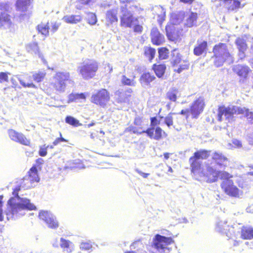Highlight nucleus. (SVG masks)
Returning a JSON list of instances; mask_svg holds the SVG:
<instances>
[{"label": "nucleus", "mask_w": 253, "mask_h": 253, "mask_svg": "<svg viewBox=\"0 0 253 253\" xmlns=\"http://www.w3.org/2000/svg\"><path fill=\"white\" fill-rule=\"evenodd\" d=\"M205 106L204 99L202 97L199 98L194 102L191 108L190 111L193 118H197L203 111Z\"/></svg>", "instance_id": "dca6fc26"}, {"label": "nucleus", "mask_w": 253, "mask_h": 253, "mask_svg": "<svg viewBox=\"0 0 253 253\" xmlns=\"http://www.w3.org/2000/svg\"><path fill=\"white\" fill-rule=\"evenodd\" d=\"M173 114L170 113L165 118V123L168 127L173 125Z\"/></svg>", "instance_id": "864d4df0"}, {"label": "nucleus", "mask_w": 253, "mask_h": 253, "mask_svg": "<svg viewBox=\"0 0 253 253\" xmlns=\"http://www.w3.org/2000/svg\"><path fill=\"white\" fill-rule=\"evenodd\" d=\"M224 2L226 7L231 10L239 8L240 5V2L236 0H224Z\"/></svg>", "instance_id": "72a5a7b5"}, {"label": "nucleus", "mask_w": 253, "mask_h": 253, "mask_svg": "<svg viewBox=\"0 0 253 253\" xmlns=\"http://www.w3.org/2000/svg\"><path fill=\"white\" fill-rule=\"evenodd\" d=\"M45 75V73L43 71H40L37 73L33 74V77L35 81L39 83L42 81Z\"/></svg>", "instance_id": "3c124183"}, {"label": "nucleus", "mask_w": 253, "mask_h": 253, "mask_svg": "<svg viewBox=\"0 0 253 253\" xmlns=\"http://www.w3.org/2000/svg\"><path fill=\"white\" fill-rule=\"evenodd\" d=\"M19 190V187H17L13 192L15 197L11 198L7 202V208L4 214L8 220H15L25 215L26 211L33 210L36 208L30 200L21 198L18 195L17 192Z\"/></svg>", "instance_id": "f257e3e1"}, {"label": "nucleus", "mask_w": 253, "mask_h": 253, "mask_svg": "<svg viewBox=\"0 0 253 253\" xmlns=\"http://www.w3.org/2000/svg\"><path fill=\"white\" fill-rule=\"evenodd\" d=\"M185 20L184 21L185 26L189 28L197 25L198 18L197 13L193 12H188L185 13Z\"/></svg>", "instance_id": "aec40b11"}, {"label": "nucleus", "mask_w": 253, "mask_h": 253, "mask_svg": "<svg viewBox=\"0 0 253 253\" xmlns=\"http://www.w3.org/2000/svg\"><path fill=\"white\" fill-rule=\"evenodd\" d=\"M27 50L28 52H34L35 54H38L39 57L41 58L43 63L46 64V62L44 59L42 55L40 53L39 47L37 43L33 42L29 44L27 46Z\"/></svg>", "instance_id": "c756f323"}, {"label": "nucleus", "mask_w": 253, "mask_h": 253, "mask_svg": "<svg viewBox=\"0 0 253 253\" xmlns=\"http://www.w3.org/2000/svg\"><path fill=\"white\" fill-rule=\"evenodd\" d=\"M221 187L224 192L230 197L239 198L242 195L243 192L234 185L232 180H223L221 184Z\"/></svg>", "instance_id": "9b49d317"}, {"label": "nucleus", "mask_w": 253, "mask_h": 253, "mask_svg": "<svg viewBox=\"0 0 253 253\" xmlns=\"http://www.w3.org/2000/svg\"><path fill=\"white\" fill-rule=\"evenodd\" d=\"M134 124L137 126H140L142 124L141 119L139 117H136L134 119Z\"/></svg>", "instance_id": "e2e57ef3"}, {"label": "nucleus", "mask_w": 253, "mask_h": 253, "mask_svg": "<svg viewBox=\"0 0 253 253\" xmlns=\"http://www.w3.org/2000/svg\"><path fill=\"white\" fill-rule=\"evenodd\" d=\"M233 144L237 146V147H240L241 146V143L240 141L238 140H234L233 141Z\"/></svg>", "instance_id": "338daca9"}, {"label": "nucleus", "mask_w": 253, "mask_h": 253, "mask_svg": "<svg viewBox=\"0 0 253 253\" xmlns=\"http://www.w3.org/2000/svg\"><path fill=\"white\" fill-rule=\"evenodd\" d=\"M178 95L179 91L177 88L175 87H173L170 89L166 94L167 98L169 100L173 102L176 101Z\"/></svg>", "instance_id": "f704fd0d"}, {"label": "nucleus", "mask_w": 253, "mask_h": 253, "mask_svg": "<svg viewBox=\"0 0 253 253\" xmlns=\"http://www.w3.org/2000/svg\"><path fill=\"white\" fill-rule=\"evenodd\" d=\"M40 218L44 221L48 227L56 228L58 227V223L56 217L50 212L47 211H41L39 212Z\"/></svg>", "instance_id": "ddd939ff"}, {"label": "nucleus", "mask_w": 253, "mask_h": 253, "mask_svg": "<svg viewBox=\"0 0 253 253\" xmlns=\"http://www.w3.org/2000/svg\"><path fill=\"white\" fill-rule=\"evenodd\" d=\"M172 240L170 237H166L159 234H157L154 238L152 246L157 249L159 253H166L169 252L167 246L170 244Z\"/></svg>", "instance_id": "9d476101"}, {"label": "nucleus", "mask_w": 253, "mask_h": 253, "mask_svg": "<svg viewBox=\"0 0 253 253\" xmlns=\"http://www.w3.org/2000/svg\"><path fill=\"white\" fill-rule=\"evenodd\" d=\"M121 24L126 27H131L135 22H137V19L134 17V15L139 14L140 12H133L129 8H126V7L121 6Z\"/></svg>", "instance_id": "1a4fd4ad"}, {"label": "nucleus", "mask_w": 253, "mask_h": 253, "mask_svg": "<svg viewBox=\"0 0 253 253\" xmlns=\"http://www.w3.org/2000/svg\"><path fill=\"white\" fill-rule=\"evenodd\" d=\"M144 54L150 61L152 60L155 55L156 50L151 47H145L144 48Z\"/></svg>", "instance_id": "a19ab883"}, {"label": "nucleus", "mask_w": 253, "mask_h": 253, "mask_svg": "<svg viewBox=\"0 0 253 253\" xmlns=\"http://www.w3.org/2000/svg\"><path fill=\"white\" fill-rule=\"evenodd\" d=\"M49 145L44 144L40 147L39 151V155L42 157H44L47 154V149L48 148Z\"/></svg>", "instance_id": "5fc2aeb1"}, {"label": "nucleus", "mask_w": 253, "mask_h": 253, "mask_svg": "<svg viewBox=\"0 0 253 253\" xmlns=\"http://www.w3.org/2000/svg\"><path fill=\"white\" fill-rule=\"evenodd\" d=\"M8 81V76L5 73L1 72L0 73V82L2 83L4 81Z\"/></svg>", "instance_id": "680f3d73"}, {"label": "nucleus", "mask_w": 253, "mask_h": 253, "mask_svg": "<svg viewBox=\"0 0 253 253\" xmlns=\"http://www.w3.org/2000/svg\"><path fill=\"white\" fill-rule=\"evenodd\" d=\"M117 13L118 11L116 9H112L107 11L105 17L107 25L109 26L115 22H117Z\"/></svg>", "instance_id": "4be33fe9"}, {"label": "nucleus", "mask_w": 253, "mask_h": 253, "mask_svg": "<svg viewBox=\"0 0 253 253\" xmlns=\"http://www.w3.org/2000/svg\"><path fill=\"white\" fill-rule=\"evenodd\" d=\"M153 69L158 78L162 77L165 72L166 67L164 64L154 65Z\"/></svg>", "instance_id": "c9c22d12"}, {"label": "nucleus", "mask_w": 253, "mask_h": 253, "mask_svg": "<svg viewBox=\"0 0 253 253\" xmlns=\"http://www.w3.org/2000/svg\"><path fill=\"white\" fill-rule=\"evenodd\" d=\"M18 80L20 82V84L24 87L36 88V85L34 84H33L32 83L26 84L20 78H19Z\"/></svg>", "instance_id": "6e6d98bb"}, {"label": "nucleus", "mask_w": 253, "mask_h": 253, "mask_svg": "<svg viewBox=\"0 0 253 253\" xmlns=\"http://www.w3.org/2000/svg\"><path fill=\"white\" fill-rule=\"evenodd\" d=\"M29 179H30L33 182H38L40 178L38 175L37 169L36 167H33L29 171V174L26 175Z\"/></svg>", "instance_id": "e433bc0d"}, {"label": "nucleus", "mask_w": 253, "mask_h": 253, "mask_svg": "<svg viewBox=\"0 0 253 253\" xmlns=\"http://www.w3.org/2000/svg\"><path fill=\"white\" fill-rule=\"evenodd\" d=\"M227 223L225 220H219L216 223L215 229L217 232L225 234L228 238H230L231 237V232L233 231V228L227 225Z\"/></svg>", "instance_id": "4468645a"}, {"label": "nucleus", "mask_w": 253, "mask_h": 253, "mask_svg": "<svg viewBox=\"0 0 253 253\" xmlns=\"http://www.w3.org/2000/svg\"><path fill=\"white\" fill-rule=\"evenodd\" d=\"M59 25L57 23H54L52 26L51 31L54 33L57 30Z\"/></svg>", "instance_id": "69168bd1"}, {"label": "nucleus", "mask_w": 253, "mask_h": 253, "mask_svg": "<svg viewBox=\"0 0 253 253\" xmlns=\"http://www.w3.org/2000/svg\"><path fill=\"white\" fill-rule=\"evenodd\" d=\"M139 129L134 126H130L125 129V132H132L133 133L137 134H141L143 133H145V132H143V130L139 131Z\"/></svg>", "instance_id": "603ef678"}, {"label": "nucleus", "mask_w": 253, "mask_h": 253, "mask_svg": "<svg viewBox=\"0 0 253 253\" xmlns=\"http://www.w3.org/2000/svg\"><path fill=\"white\" fill-rule=\"evenodd\" d=\"M155 79V77L149 73H144L140 78V82L142 86L146 88L149 86L150 83L154 81Z\"/></svg>", "instance_id": "a878e982"}, {"label": "nucleus", "mask_w": 253, "mask_h": 253, "mask_svg": "<svg viewBox=\"0 0 253 253\" xmlns=\"http://www.w3.org/2000/svg\"><path fill=\"white\" fill-rule=\"evenodd\" d=\"M110 99L109 93L105 89H102L93 93L91 101L94 104L101 107H104Z\"/></svg>", "instance_id": "f8f14e48"}, {"label": "nucleus", "mask_w": 253, "mask_h": 253, "mask_svg": "<svg viewBox=\"0 0 253 253\" xmlns=\"http://www.w3.org/2000/svg\"><path fill=\"white\" fill-rule=\"evenodd\" d=\"M233 70L239 76L246 78L248 76L250 69L247 66L238 64L233 67Z\"/></svg>", "instance_id": "b1692460"}, {"label": "nucleus", "mask_w": 253, "mask_h": 253, "mask_svg": "<svg viewBox=\"0 0 253 253\" xmlns=\"http://www.w3.org/2000/svg\"><path fill=\"white\" fill-rule=\"evenodd\" d=\"M234 114H244L249 121H253V112L249 111L248 109L241 108L236 106L229 105L228 107L220 106L218 109L217 120L221 122L223 116L226 120L230 121Z\"/></svg>", "instance_id": "f03ea898"}, {"label": "nucleus", "mask_w": 253, "mask_h": 253, "mask_svg": "<svg viewBox=\"0 0 253 253\" xmlns=\"http://www.w3.org/2000/svg\"><path fill=\"white\" fill-rule=\"evenodd\" d=\"M236 44L239 51H245L247 49V44L245 41L241 38H238L236 40Z\"/></svg>", "instance_id": "a18cd8bd"}, {"label": "nucleus", "mask_w": 253, "mask_h": 253, "mask_svg": "<svg viewBox=\"0 0 253 253\" xmlns=\"http://www.w3.org/2000/svg\"><path fill=\"white\" fill-rule=\"evenodd\" d=\"M152 42L156 45L161 44L165 40L164 36L161 34L157 28H153L151 32Z\"/></svg>", "instance_id": "412c9836"}, {"label": "nucleus", "mask_w": 253, "mask_h": 253, "mask_svg": "<svg viewBox=\"0 0 253 253\" xmlns=\"http://www.w3.org/2000/svg\"><path fill=\"white\" fill-rule=\"evenodd\" d=\"M135 76L131 78H127L125 75H123L121 78V83L123 84L129 86H135L136 82L134 81Z\"/></svg>", "instance_id": "ea45409f"}, {"label": "nucleus", "mask_w": 253, "mask_h": 253, "mask_svg": "<svg viewBox=\"0 0 253 253\" xmlns=\"http://www.w3.org/2000/svg\"><path fill=\"white\" fill-rule=\"evenodd\" d=\"M134 25V31L135 32L141 33L142 31L143 27L142 26L137 24V22H135V24Z\"/></svg>", "instance_id": "052dcab7"}, {"label": "nucleus", "mask_w": 253, "mask_h": 253, "mask_svg": "<svg viewBox=\"0 0 253 253\" xmlns=\"http://www.w3.org/2000/svg\"><path fill=\"white\" fill-rule=\"evenodd\" d=\"M65 122L75 127L82 125L78 120L72 116L66 117L65 118Z\"/></svg>", "instance_id": "37998d69"}, {"label": "nucleus", "mask_w": 253, "mask_h": 253, "mask_svg": "<svg viewBox=\"0 0 253 253\" xmlns=\"http://www.w3.org/2000/svg\"><path fill=\"white\" fill-rule=\"evenodd\" d=\"M210 151L206 150H200L194 153V156L189 159L191 164V171L194 174L195 178L198 180L201 177V171L204 169L206 171V166L204 168H201V162L200 159H206L210 156Z\"/></svg>", "instance_id": "20e7f679"}, {"label": "nucleus", "mask_w": 253, "mask_h": 253, "mask_svg": "<svg viewBox=\"0 0 253 253\" xmlns=\"http://www.w3.org/2000/svg\"><path fill=\"white\" fill-rule=\"evenodd\" d=\"M86 19L87 23L91 25H95L97 21L96 15L91 12H89L87 14Z\"/></svg>", "instance_id": "09e8293b"}, {"label": "nucleus", "mask_w": 253, "mask_h": 253, "mask_svg": "<svg viewBox=\"0 0 253 253\" xmlns=\"http://www.w3.org/2000/svg\"><path fill=\"white\" fill-rule=\"evenodd\" d=\"M171 55L172 56L171 62L173 66L176 65L180 63L181 60V56L177 49H173L171 52Z\"/></svg>", "instance_id": "58836bf2"}, {"label": "nucleus", "mask_w": 253, "mask_h": 253, "mask_svg": "<svg viewBox=\"0 0 253 253\" xmlns=\"http://www.w3.org/2000/svg\"><path fill=\"white\" fill-rule=\"evenodd\" d=\"M207 47V42L198 41L197 45L194 49V54L197 56L201 55L206 51Z\"/></svg>", "instance_id": "cd10ccee"}, {"label": "nucleus", "mask_w": 253, "mask_h": 253, "mask_svg": "<svg viewBox=\"0 0 253 253\" xmlns=\"http://www.w3.org/2000/svg\"><path fill=\"white\" fill-rule=\"evenodd\" d=\"M158 52L159 58L161 59H166L168 57L169 51L167 48L165 47L161 48L159 49Z\"/></svg>", "instance_id": "8fccbe9b"}, {"label": "nucleus", "mask_w": 253, "mask_h": 253, "mask_svg": "<svg viewBox=\"0 0 253 253\" xmlns=\"http://www.w3.org/2000/svg\"><path fill=\"white\" fill-rule=\"evenodd\" d=\"M59 245L63 250L68 253H71L75 249L74 244L72 242L63 238H60Z\"/></svg>", "instance_id": "5701e85b"}, {"label": "nucleus", "mask_w": 253, "mask_h": 253, "mask_svg": "<svg viewBox=\"0 0 253 253\" xmlns=\"http://www.w3.org/2000/svg\"><path fill=\"white\" fill-rule=\"evenodd\" d=\"M12 25L9 15L5 12H1L0 15V27L9 29Z\"/></svg>", "instance_id": "393cba45"}, {"label": "nucleus", "mask_w": 253, "mask_h": 253, "mask_svg": "<svg viewBox=\"0 0 253 253\" xmlns=\"http://www.w3.org/2000/svg\"><path fill=\"white\" fill-rule=\"evenodd\" d=\"M3 198L2 196H0V221L3 220V211H2V199Z\"/></svg>", "instance_id": "bf43d9fd"}, {"label": "nucleus", "mask_w": 253, "mask_h": 253, "mask_svg": "<svg viewBox=\"0 0 253 253\" xmlns=\"http://www.w3.org/2000/svg\"><path fill=\"white\" fill-rule=\"evenodd\" d=\"M132 92L131 89H129L126 91L123 90H118L115 93L116 101L118 103H127L129 101L130 94Z\"/></svg>", "instance_id": "f3484780"}, {"label": "nucleus", "mask_w": 253, "mask_h": 253, "mask_svg": "<svg viewBox=\"0 0 253 253\" xmlns=\"http://www.w3.org/2000/svg\"><path fill=\"white\" fill-rule=\"evenodd\" d=\"M212 161L206 164V170L207 171L208 166L212 167L216 169H225L229 165L228 159L222 153L215 152L211 155Z\"/></svg>", "instance_id": "6e6552de"}, {"label": "nucleus", "mask_w": 253, "mask_h": 253, "mask_svg": "<svg viewBox=\"0 0 253 253\" xmlns=\"http://www.w3.org/2000/svg\"><path fill=\"white\" fill-rule=\"evenodd\" d=\"M30 0H17L16 6L17 10L21 12L26 11L30 5Z\"/></svg>", "instance_id": "7c9ffc66"}, {"label": "nucleus", "mask_w": 253, "mask_h": 253, "mask_svg": "<svg viewBox=\"0 0 253 253\" xmlns=\"http://www.w3.org/2000/svg\"><path fill=\"white\" fill-rule=\"evenodd\" d=\"M97 0H77L76 7L78 9H81L84 5L91 6Z\"/></svg>", "instance_id": "4c0bfd02"}, {"label": "nucleus", "mask_w": 253, "mask_h": 253, "mask_svg": "<svg viewBox=\"0 0 253 253\" xmlns=\"http://www.w3.org/2000/svg\"><path fill=\"white\" fill-rule=\"evenodd\" d=\"M92 245L90 241L82 242L80 244V249L82 251L90 252L92 250Z\"/></svg>", "instance_id": "c03bdc74"}, {"label": "nucleus", "mask_w": 253, "mask_h": 253, "mask_svg": "<svg viewBox=\"0 0 253 253\" xmlns=\"http://www.w3.org/2000/svg\"><path fill=\"white\" fill-rule=\"evenodd\" d=\"M68 140L62 137L61 133L60 132V137L56 138L53 142V145H58L60 142H67Z\"/></svg>", "instance_id": "4d7b16f0"}, {"label": "nucleus", "mask_w": 253, "mask_h": 253, "mask_svg": "<svg viewBox=\"0 0 253 253\" xmlns=\"http://www.w3.org/2000/svg\"><path fill=\"white\" fill-rule=\"evenodd\" d=\"M241 238L245 240L253 239V228L251 227H243L241 230Z\"/></svg>", "instance_id": "c85d7f7f"}, {"label": "nucleus", "mask_w": 253, "mask_h": 253, "mask_svg": "<svg viewBox=\"0 0 253 253\" xmlns=\"http://www.w3.org/2000/svg\"><path fill=\"white\" fill-rule=\"evenodd\" d=\"M85 95L84 93H71L68 97V103L73 101H80L82 100H85Z\"/></svg>", "instance_id": "473e14b6"}, {"label": "nucleus", "mask_w": 253, "mask_h": 253, "mask_svg": "<svg viewBox=\"0 0 253 253\" xmlns=\"http://www.w3.org/2000/svg\"><path fill=\"white\" fill-rule=\"evenodd\" d=\"M70 75L67 72H59L56 73L53 79V86L59 93L65 92L68 83H70Z\"/></svg>", "instance_id": "0eeeda50"}, {"label": "nucleus", "mask_w": 253, "mask_h": 253, "mask_svg": "<svg viewBox=\"0 0 253 253\" xmlns=\"http://www.w3.org/2000/svg\"><path fill=\"white\" fill-rule=\"evenodd\" d=\"M37 30L40 33L45 36L48 35L49 26L48 25V23H41V24H39L37 26Z\"/></svg>", "instance_id": "79ce46f5"}, {"label": "nucleus", "mask_w": 253, "mask_h": 253, "mask_svg": "<svg viewBox=\"0 0 253 253\" xmlns=\"http://www.w3.org/2000/svg\"><path fill=\"white\" fill-rule=\"evenodd\" d=\"M160 124V121H158L156 117H153L151 118V127L154 128Z\"/></svg>", "instance_id": "13d9d810"}, {"label": "nucleus", "mask_w": 253, "mask_h": 253, "mask_svg": "<svg viewBox=\"0 0 253 253\" xmlns=\"http://www.w3.org/2000/svg\"><path fill=\"white\" fill-rule=\"evenodd\" d=\"M33 183L30 179L25 176L22 179L21 186L26 189L30 188L33 186Z\"/></svg>", "instance_id": "de8ad7c7"}, {"label": "nucleus", "mask_w": 253, "mask_h": 253, "mask_svg": "<svg viewBox=\"0 0 253 253\" xmlns=\"http://www.w3.org/2000/svg\"><path fill=\"white\" fill-rule=\"evenodd\" d=\"M232 176L227 172L224 170H220L211 166H208L207 171H204V169L201 171V177L198 180L206 181L209 183L216 181L218 178L223 179H229Z\"/></svg>", "instance_id": "39448f33"}, {"label": "nucleus", "mask_w": 253, "mask_h": 253, "mask_svg": "<svg viewBox=\"0 0 253 253\" xmlns=\"http://www.w3.org/2000/svg\"><path fill=\"white\" fill-rule=\"evenodd\" d=\"M184 17L185 12L182 11L173 13L171 16L170 22L173 25H179L183 21Z\"/></svg>", "instance_id": "bb28decb"}, {"label": "nucleus", "mask_w": 253, "mask_h": 253, "mask_svg": "<svg viewBox=\"0 0 253 253\" xmlns=\"http://www.w3.org/2000/svg\"><path fill=\"white\" fill-rule=\"evenodd\" d=\"M239 57L240 59H243L245 57V55L244 53L245 51H239Z\"/></svg>", "instance_id": "774afa93"}, {"label": "nucleus", "mask_w": 253, "mask_h": 253, "mask_svg": "<svg viewBox=\"0 0 253 253\" xmlns=\"http://www.w3.org/2000/svg\"><path fill=\"white\" fill-rule=\"evenodd\" d=\"M213 52L214 57V64L217 67L222 66L224 62L231 64L234 62L232 53L224 43L215 45L213 49Z\"/></svg>", "instance_id": "7ed1b4c3"}, {"label": "nucleus", "mask_w": 253, "mask_h": 253, "mask_svg": "<svg viewBox=\"0 0 253 253\" xmlns=\"http://www.w3.org/2000/svg\"><path fill=\"white\" fill-rule=\"evenodd\" d=\"M82 19L80 15H66L63 17V20L67 23L76 24L80 22Z\"/></svg>", "instance_id": "2f4dec72"}, {"label": "nucleus", "mask_w": 253, "mask_h": 253, "mask_svg": "<svg viewBox=\"0 0 253 253\" xmlns=\"http://www.w3.org/2000/svg\"><path fill=\"white\" fill-rule=\"evenodd\" d=\"M135 171L144 178H147V176L149 175V173H144L138 169H136Z\"/></svg>", "instance_id": "0e129e2a"}, {"label": "nucleus", "mask_w": 253, "mask_h": 253, "mask_svg": "<svg viewBox=\"0 0 253 253\" xmlns=\"http://www.w3.org/2000/svg\"><path fill=\"white\" fill-rule=\"evenodd\" d=\"M98 68V64L95 61L86 60L78 67V71L84 79L87 80L94 76Z\"/></svg>", "instance_id": "423d86ee"}, {"label": "nucleus", "mask_w": 253, "mask_h": 253, "mask_svg": "<svg viewBox=\"0 0 253 253\" xmlns=\"http://www.w3.org/2000/svg\"><path fill=\"white\" fill-rule=\"evenodd\" d=\"M156 12L158 11L160 13L158 14V21L159 23H161L165 20L166 11L165 9L161 6H157L155 8Z\"/></svg>", "instance_id": "49530a36"}, {"label": "nucleus", "mask_w": 253, "mask_h": 253, "mask_svg": "<svg viewBox=\"0 0 253 253\" xmlns=\"http://www.w3.org/2000/svg\"><path fill=\"white\" fill-rule=\"evenodd\" d=\"M143 132L147 133L150 138L156 140H160L162 138V133H165L160 127H157L155 129L154 128H149L146 130H143Z\"/></svg>", "instance_id": "6ab92c4d"}, {"label": "nucleus", "mask_w": 253, "mask_h": 253, "mask_svg": "<svg viewBox=\"0 0 253 253\" xmlns=\"http://www.w3.org/2000/svg\"><path fill=\"white\" fill-rule=\"evenodd\" d=\"M121 6L126 7V8H129L133 12H140L142 9L139 4L135 0H120Z\"/></svg>", "instance_id": "a211bd4d"}, {"label": "nucleus", "mask_w": 253, "mask_h": 253, "mask_svg": "<svg viewBox=\"0 0 253 253\" xmlns=\"http://www.w3.org/2000/svg\"><path fill=\"white\" fill-rule=\"evenodd\" d=\"M8 134L9 138L13 141L18 142L22 145L28 146L30 141L22 133L16 131L13 129H9Z\"/></svg>", "instance_id": "2eb2a0df"}]
</instances>
